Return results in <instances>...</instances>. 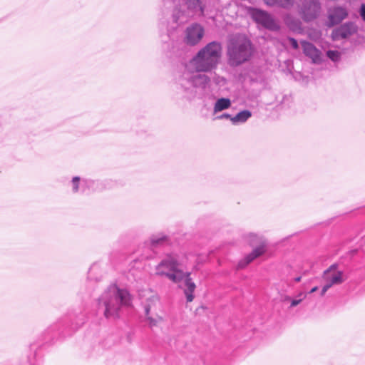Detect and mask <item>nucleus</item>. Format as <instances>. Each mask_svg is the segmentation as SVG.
<instances>
[{"label": "nucleus", "mask_w": 365, "mask_h": 365, "mask_svg": "<svg viewBox=\"0 0 365 365\" xmlns=\"http://www.w3.org/2000/svg\"><path fill=\"white\" fill-rule=\"evenodd\" d=\"M231 106V101L227 98L218 99L214 105V113H217L229 108Z\"/></svg>", "instance_id": "nucleus-20"}, {"label": "nucleus", "mask_w": 365, "mask_h": 365, "mask_svg": "<svg viewBox=\"0 0 365 365\" xmlns=\"http://www.w3.org/2000/svg\"><path fill=\"white\" fill-rule=\"evenodd\" d=\"M317 289H318V287H313V288L310 290L309 293L315 292Z\"/></svg>", "instance_id": "nucleus-28"}, {"label": "nucleus", "mask_w": 365, "mask_h": 365, "mask_svg": "<svg viewBox=\"0 0 365 365\" xmlns=\"http://www.w3.org/2000/svg\"><path fill=\"white\" fill-rule=\"evenodd\" d=\"M356 28L355 25L351 23H346L341 25L339 28L334 30L332 33L333 38L337 39L339 38H345L355 33Z\"/></svg>", "instance_id": "nucleus-13"}, {"label": "nucleus", "mask_w": 365, "mask_h": 365, "mask_svg": "<svg viewBox=\"0 0 365 365\" xmlns=\"http://www.w3.org/2000/svg\"><path fill=\"white\" fill-rule=\"evenodd\" d=\"M222 55V45L212 41L201 48L185 65L178 78V84L187 98H193L198 91H204L210 78L200 72H209L218 65Z\"/></svg>", "instance_id": "nucleus-1"}, {"label": "nucleus", "mask_w": 365, "mask_h": 365, "mask_svg": "<svg viewBox=\"0 0 365 365\" xmlns=\"http://www.w3.org/2000/svg\"><path fill=\"white\" fill-rule=\"evenodd\" d=\"M248 241L251 245H257L253 251L247 255L238 263V268L243 269L256 258L262 255L266 251V244L261 236L251 233L248 235Z\"/></svg>", "instance_id": "nucleus-5"}, {"label": "nucleus", "mask_w": 365, "mask_h": 365, "mask_svg": "<svg viewBox=\"0 0 365 365\" xmlns=\"http://www.w3.org/2000/svg\"><path fill=\"white\" fill-rule=\"evenodd\" d=\"M347 11L343 7L336 6L333 9H330L328 11V26L331 27L339 24L347 16Z\"/></svg>", "instance_id": "nucleus-12"}, {"label": "nucleus", "mask_w": 365, "mask_h": 365, "mask_svg": "<svg viewBox=\"0 0 365 365\" xmlns=\"http://www.w3.org/2000/svg\"><path fill=\"white\" fill-rule=\"evenodd\" d=\"M360 15L362 19L365 21V4H362L360 9Z\"/></svg>", "instance_id": "nucleus-24"}, {"label": "nucleus", "mask_w": 365, "mask_h": 365, "mask_svg": "<svg viewBox=\"0 0 365 365\" xmlns=\"http://www.w3.org/2000/svg\"><path fill=\"white\" fill-rule=\"evenodd\" d=\"M185 4L187 10L192 13V14H200V15L204 14L205 11V0H185Z\"/></svg>", "instance_id": "nucleus-14"}, {"label": "nucleus", "mask_w": 365, "mask_h": 365, "mask_svg": "<svg viewBox=\"0 0 365 365\" xmlns=\"http://www.w3.org/2000/svg\"><path fill=\"white\" fill-rule=\"evenodd\" d=\"M232 118L230 114L228 113H224L218 117L219 119H223V118Z\"/></svg>", "instance_id": "nucleus-26"}, {"label": "nucleus", "mask_w": 365, "mask_h": 365, "mask_svg": "<svg viewBox=\"0 0 365 365\" xmlns=\"http://www.w3.org/2000/svg\"><path fill=\"white\" fill-rule=\"evenodd\" d=\"M168 242V237L162 233L153 235L150 237L146 244L151 247H158L166 244Z\"/></svg>", "instance_id": "nucleus-16"}, {"label": "nucleus", "mask_w": 365, "mask_h": 365, "mask_svg": "<svg viewBox=\"0 0 365 365\" xmlns=\"http://www.w3.org/2000/svg\"><path fill=\"white\" fill-rule=\"evenodd\" d=\"M298 8L299 14L306 22L317 19L321 11V4L318 0H301Z\"/></svg>", "instance_id": "nucleus-6"}, {"label": "nucleus", "mask_w": 365, "mask_h": 365, "mask_svg": "<svg viewBox=\"0 0 365 365\" xmlns=\"http://www.w3.org/2000/svg\"><path fill=\"white\" fill-rule=\"evenodd\" d=\"M92 181L88 180H81L78 176H75L72 178L71 184L72 187V192L73 193H78L80 191L84 192V186H88Z\"/></svg>", "instance_id": "nucleus-15"}, {"label": "nucleus", "mask_w": 365, "mask_h": 365, "mask_svg": "<svg viewBox=\"0 0 365 365\" xmlns=\"http://www.w3.org/2000/svg\"><path fill=\"white\" fill-rule=\"evenodd\" d=\"M253 48L249 38L244 34H237L230 37L227 42V61L231 66H238L250 60Z\"/></svg>", "instance_id": "nucleus-4"}, {"label": "nucleus", "mask_w": 365, "mask_h": 365, "mask_svg": "<svg viewBox=\"0 0 365 365\" xmlns=\"http://www.w3.org/2000/svg\"><path fill=\"white\" fill-rule=\"evenodd\" d=\"M284 22L286 25L292 31H299L302 29L301 21L290 14H288L285 16Z\"/></svg>", "instance_id": "nucleus-17"}, {"label": "nucleus", "mask_w": 365, "mask_h": 365, "mask_svg": "<svg viewBox=\"0 0 365 365\" xmlns=\"http://www.w3.org/2000/svg\"><path fill=\"white\" fill-rule=\"evenodd\" d=\"M155 274L178 284L183 289L187 302H192L196 285L190 277L191 272L187 270V263L182 257L176 253L166 255L155 267Z\"/></svg>", "instance_id": "nucleus-2"}, {"label": "nucleus", "mask_w": 365, "mask_h": 365, "mask_svg": "<svg viewBox=\"0 0 365 365\" xmlns=\"http://www.w3.org/2000/svg\"><path fill=\"white\" fill-rule=\"evenodd\" d=\"M249 14L252 19L262 27L272 31H277L279 29L278 24L267 12L261 9L251 8Z\"/></svg>", "instance_id": "nucleus-7"}, {"label": "nucleus", "mask_w": 365, "mask_h": 365, "mask_svg": "<svg viewBox=\"0 0 365 365\" xmlns=\"http://www.w3.org/2000/svg\"><path fill=\"white\" fill-rule=\"evenodd\" d=\"M329 285H327L326 284H324V286L322 287V291H321V295L322 296H324L325 294V293L327 292V290L329 289Z\"/></svg>", "instance_id": "nucleus-25"}, {"label": "nucleus", "mask_w": 365, "mask_h": 365, "mask_svg": "<svg viewBox=\"0 0 365 365\" xmlns=\"http://www.w3.org/2000/svg\"><path fill=\"white\" fill-rule=\"evenodd\" d=\"M268 6H277L284 9H290L294 4V0H264Z\"/></svg>", "instance_id": "nucleus-19"}, {"label": "nucleus", "mask_w": 365, "mask_h": 365, "mask_svg": "<svg viewBox=\"0 0 365 365\" xmlns=\"http://www.w3.org/2000/svg\"><path fill=\"white\" fill-rule=\"evenodd\" d=\"M303 53L304 55L312 59L314 63H320L322 60V53L312 43L306 41L301 42Z\"/></svg>", "instance_id": "nucleus-11"}, {"label": "nucleus", "mask_w": 365, "mask_h": 365, "mask_svg": "<svg viewBox=\"0 0 365 365\" xmlns=\"http://www.w3.org/2000/svg\"><path fill=\"white\" fill-rule=\"evenodd\" d=\"M307 297V293L304 292H299L294 299H292L289 296H286L284 301L290 302V307H294L299 305Z\"/></svg>", "instance_id": "nucleus-21"}, {"label": "nucleus", "mask_w": 365, "mask_h": 365, "mask_svg": "<svg viewBox=\"0 0 365 365\" xmlns=\"http://www.w3.org/2000/svg\"><path fill=\"white\" fill-rule=\"evenodd\" d=\"M130 302V296L126 289L110 285L99 297L98 309L107 319L116 318L120 309L128 306Z\"/></svg>", "instance_id": "nucleus-3"}, {"label": "nucleus", "mask_w": 365, "mask_h": 365, "mask_svg": "<svg viewBox=\"0 0 365 365\" xmlns=\"http://www.w3.org/2000/svg\"><path fill=\"white\" fill-rule=\"evenodd\" d=\"M288 41H289L292 47L294 49H297L298 47H299V45H298V43H297V41L294 38H288Z\"/></svg>", "instance_id": "nucleus-23"}, {"label": "nucleus", "mask_w": 365, "mask_h": 365, "mask_svg": "<svg viewBox=\"0 0 365 365\" xmlns=\"http://www.w3.org/2000/svg\"><path fill=\"white\" fill-rule=\"evenodd\" d=\"M160 304V299L157 295H152L147 299L145 305V312L150 327L157 326L163 321V318L156 313Z\"/></svg>", "instance_id": "nucleus-8"}, {"label": "nucleus", "mask_w": 365, "mask_h": 365, "mask_svg": "<svg viewBox=\"0 0 365 365\" xmlns=\"http://www.w3.org/2000/svg\"><path fill=\"white\" fill-rule=\"evenodd\" d=\"M327 56L333 61H338L340 58V53L337 51L329 50L327 52Z\"/></svg>", "instance_id": "nucleus-22"}, {"label": "nucleus", "mask_w": 365, "mask_h": 365, "mask_svg": "<svg viewBox=\"0 0 365 365\" xmlns=\"http://www.w3.org/2000/svg\"><path fill=\"white\" fill-rule=\"evenodd\" d=\"M324 279L326 284L331 288L334 285L341 284L344 281V274L341 271L336 269V265L333 264L324 272Z\"/></svg>", "instance_id": "nucleus-10"}, {"label": "nucleus", "mask_w": 365, "mask_h": 365, "mask_svg": "<svg viewBox=\"0 0 365 365\" xmlns=\"http://www.w3.org/2000/svg\"><path fill=\"white\" fill-rule=\"evenodd\" d=\"M204 29L199 24H192L188 26L185 32V42L190 46L197 44L204 36Z\"/></svg>", "instance_id": "nucleus-9"}, {"label": "nucleus", "mask_w": 365, "mask_h": 365, "mask_svg": "<svg viewBox=\"0 0 365 365\" xmlns=\"http://www.w3.org/2000/svg\"><path fill=\"white\" fill-rule=\"evenodd\" d=\"M301 279H302V277H295V278L294 279V281L295 282H300V281H301Z\"/></svg>", "instance_id": "nucleus-27"}, {"label": "nucleus", "mask_w": 365, "mask_h": 365, "mask_svg": "<svg viewBox=\"0 0 365 365\" xmlns=\"http://www.w3.org/2000/svg\"><path fill=\"white\" fill-rule=\"evenodd\" d=\"M252 116V113L248 110H244L239 112L236 115L230 118L233 124L245 123Z\"/></svg>", "instance_id": "nucleus-18"}]
</instances>
